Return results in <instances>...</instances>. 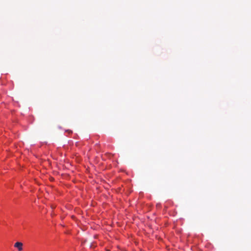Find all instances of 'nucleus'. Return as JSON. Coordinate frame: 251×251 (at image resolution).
Wrapping results in <instances>:
<instances>
[{"mask_svg": "<svg viewBox=\"0 0 251 251\" xmlns=\"http://www.w3.org/2000/svg\"><path fill=\"white\" fill-rule=\"evenodd\" d=\"M14 247L18 248L19 251H21L23 250V243L21 242H17L15 243Z\"/></svg>", "mask_w": 251, "mask_h": 251, "instance_id": "obj_1", "label": "nucleus"}]
</instances>
